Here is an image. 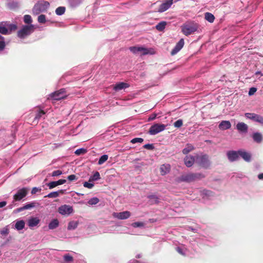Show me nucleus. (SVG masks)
I'll return each instance as SVG.
<instances>
[{"instance_id": "f257e3e1", "label": "nucleus", "mask_w": 263, "mask_h": 263, "mask_svg": "<svg viewBox=\"0 0 263 263\" xmlns=\"http://www.w3.org/2000/svg\"><path fill=\"white\" fill-rule=\"evenodd\" d=\"M199 26V25L194 22L185 23L181 27V31L185 36H189L198 31Z\"/></svg>"}, {"instance_id": "f03ea898", "label": "nucleus", "mask_w": 263, "mask_h": 263, "mask_svg": "<svg viewBox=\"0 0 263 263\" xmlns=\"http://www.w3.org/2000/svg\"><path fill=\"white\" fill-rule=\"evenodd\" d=\"M50 4L45 1H38L35 4L32 8V13L34 15H38L41 13L46 12L49 7Z\"/></svg>"}, {"instance_id": "7ed1b4c3", "label": "nucleus", "mask_w": 263, "mask_h": 263, "mask_svg": "<svg viewBox=\"0 0 263 263\" xmlns=\"http://www.w3.org/2000/svg\"><path fill=\"white\" fill-rule=\"evenodd\" d=\"M34 25H25L22 26L21 29L17 31V35L21 39H24L29 36L34 31Z\"/></svg>"}, {"instance_id": "20e7f679", "label": "nucleus", "mask_w": 263, "mask_h": 263, "mask_svg": "<svg viewBox=\"0 0 263 263\" xmlns=\"http://www.w3.org/2000/svg\"><path fill=\"white\" fill-rule=\"evenodd\" d=\"M196 163L204 168H208L211 165L209 156L206 154H201L196 156Z\"/></svg>"}, {"instance_id": "39448f33", "label": "nucleus", "mask_w": 263, "mask_h": 263, "mask_svg": "<svg viewBox=\"0 0 263 263\" xmlns=\"http://www.w3.org/2000/svg\"><path fill=\"white\" fill-rule=\"evenodd\" d=\"M130 51L134 54L141 53V55L153 54L154 53L153 49L144 48L143 47L133 46L129 48Z\"/></svg>"}, {"instance_id": "423d86ee", "label": "nucleus", "mask_w": 263, "mask_h": 263, "mask_svg": "<svg viewBox=\"0 0 263 263\" xmlns=\"http://www.w3.org/2000/svg\"><path fill=\"white\" fill-rule=\"evenodd\" d=\"M165 127L166 125L163 124H154L149 128L148 134L151 135H155L165 130Z\"/></svg>"}, {"instance_id": "0eeeda50", "label": "nucleus", "mask_w": 263, "mask_h": 263, "mask_svg": "<svg viewBox=\"0 0 263 263\" xmlns=\"http://www.w3.org/2000/svg\"><path fill=\"white\" fill-rule=\"evenodd\" d=\"M49 97L54 100H60L64 99L66 97L65 89L62 88L58 91L52 92L49 95Z\"/></svg>"}, {"instance_id": "6e6552de", "label": "nucleus", "mask_w": 263, "mask_h": 263, "mask_svg": "<svg viewBox=\"0 0 263 263\" xmlns=\"http://www.w3.org/2000/svg\"><path fill=\"white\" fill-rule=\"evenodd\" d=\"M28 189L23 187L19 189L13 195V199L15 201H20L27 196L28 192Z\"/></svg>"}, {"instance_id": "1a4fd4ad", "label": "nucleus", "mask_w": 263, "mask_h": 263, "mask_svg": "<svg viewBox=\"0 0 263 263\" xmlns=\"http://www.w3.org/2000/svg\"><path fill=\"white\" fill-rule=\"evenodd\" d=\"M39 205V203L38 202L36 201H33L30 202H28L24 206L14 210V212L16 213H20L24 210L31 209L32 208L37 207Z\"/></svg>"}, {"instance_id": "9d476101", "label": "nucleus", "mask_w": 263, "mask_h": 263, "mask_svg": "<svg viewBox=\"0 0 263 263\" xmlns=\"http://www.w3.org/2000/svg\"><path fill=\"white\" fill-rule=\"evenodd\" d=\"M173 4V0H165L159 6L156 11L159 13H162L167 10Z\"/></svg>"}, {"instance_id": "9b49d317", "label": "nucleus", "mask_w": 263, "mask_h": 263, "mask_svg": "<svg viewBox=\"0 0 263 263\" xmlns=\"http://www.w3.org/2000/svg\"><path fill=\"white\" fill-rule=\"evenodd\" d=\"M35 117L33 120V122L37 123L41 119H45V111L40 107L36 108L34 110Z\"/></svg>"}, {"instance_id": "f8f14e48", "label": "nucleus", "mask_w": 263, "mask_h": 263, "mask_svg": "<svg viewBox=\"0 0 263 263\" xmlns=\"http://www.w3.org/2000/svg\"><path fill=\"white\" fill-rule=\"evenodd\" d=\"M227 156L230 162H234L238 161L239 159V150L229 151L227 153Z\"/></svg>"}, {"instance_id": "ddd939ff", "label": "nucleus", "mask_w": 263, "mask_h": 263, "mask_svg": "<svg viewBox=\"0 0 263 263\" xmlns=\"http://www.w3.org/2000/svg\"><path fill=\"white\" fill-rule=\"evenodd\" d=\"M130 215V212L127 211L121 212H114L112 214L114 217L121 220L126 219L128 218Z\"/></svg>"}, {"instance_id": "4468645a", "label": "nucleus", "mask_w": 263, "mask_h": 263, "mask_svg": "<svg viewBox=\"0 0 263 263\" xmlns=\"http://www.w3.org/2000/svg\"><path fill=\"white\" fill-rule=\"evenodd\" d=\"M59 212L61 215H69L73 212V208L69 205L64 204L59 208Z\"/></svg>"}, {"instance_id": "2eb2a0df", "label": "nucleus", "mask_w": 263, "mask_h": 263, "mask_svg": "<svg viewBox=\"0 0 263 263\" xmlns=\"http://www.w3.org/2000/svg\"><path fill=\"white\" fill-rule=\"evenodd\" d=\"M178 182H191L193 181L192 173L183 174L177 178Z\"/></svg>"}, {"instance_id": "dca6fc26", "label": "nucleus", "mask_w": 263, "mask_h": 263, "mask_svg": "<svg viewBox=\"0 0 263 263\" xmlns=\"http://www.w3.org/2000/svg\"><path fill=\"white\" fill-rule=\"evenodd\" d=\"M200 196L204 200H209L214 196V193L206 189H203L200 191Z\"/></svg>"}, {"instance_id": "f3484780", "label": "nucleus", "mask_w": 263, "mask_h": 263, "mask_svg": "<svg viewBox=\"0 0 263 263\" xmlns=\"http://www.w3.org/2000/svg\"><path fill=\"white\" fill-rule=\"evenodd\" d=\"M184 41L183 39H181L176 44L174 48L171 51V55H174L177 54L183 47Z\"/></svg>"}, {"instance_id": "a211bd4d", "label": "nucleus", "mask_w": 263, "mask_h": 263, "mask_svg": "<svg viewBox=\"0 0 263 263\" xmlns=\"http://www.w3.org/2000/svg\"><path fill=\"white\" fill-rule=\"evenodd\" d=\"M239 156L241 157L245 161L249 162L251 161L252 156L251 154L243 150H239Z\"/></svg>"}, {"instance_id": "6ab92c4d", "label": "nucleus", "mask_w": 263, "mask_h": 263, "mask_svg": "<svg viewBox=\"0 0 263 263\" xmlns=\"http://www.w3.org/2000/svg\"><path fill=\"white\" fill-rule=\"evenodd\" d=\"M184 162L185 165L190 167L193 165L195 162H196V158H195L191 155L186 156L184 158Z\"/></svg>"}, {"instance_id": "aec40b11", "label": "nucleus", "mask_w": 263, "mask_h": 263, "mask_svg": "<svg viewBox=\"0 0 263 263\" xmlns=\"http://www.w3.org/2000/svg\"><path fill=\"white\" fill-rule=\"evenodd\" d=\"M231 127V123L229 121L223 120L218 125V128L222 130L229 129Z\"/></svg>"}, {"instance_id": "412c9836", "label": "nucleus", "mask_w": 263, "mask_h": 263, "mask_svg": "<svg viewBox=\"0 0 263 263\" xmlns=\"http://www.w3.org/2000/svg\"><path fill=\"white\" fill-rule=\"evenodd\" d=\"M66 182V180L65 179H60L58 181H51L49 182L47 184V186H48L49 189H52L55 186H57L59 185L63 184Z\"/></svg>"}, {"instance_id": "4be33fe9", "label": "nucleus", "mask_w": 263, "mask_h": 263, "mask_svg": "<svg viewBox=\"0 0 263 263\" xmlns=\"http://www.w3.org/2000/svg\"><path fill=\"white\" fill-rule=\"evenodd\" d=\"M129 86V84L125 82H119L117 84H116L114 86V89L116 91H118L122 89H124L125 88H128Z\"/></svg>"}, {"instance_id": "5701e85b", "label": "nucleus", "mask_w": 263, "mask_h": 263, "mask_svg": "<svg viewBox=\"0 0 263 263\" xmlns=\"http://www.w3.org/2000/svg\"><path fill=\"white\" fill-rule=\"evenodd\" d=\"M236 128L242 133H246L248 132V126L243 122H239L236 125Z\"/></svg>"}, {"instance_id": "b1692460", "label": "nucleus", "mask_w": 263, "mask_h": 263, "mask_svg": "<svg viewBox=\"0 0 263 263\" xmlns=\"http://www.w3.org/2000/svg\"><path fill=\"white\" fill-rule=\"evenodd\" d=\"M147 198L148 199V202L151 205L157 204L159 202V198L156 195H148Z\"/></svg>"}, {"instance_id": "393cba45", "label": "nucleus", "mask_w": 263, "mask_h": 263, "mask_svg": "<svg viewBox=\"0 0 263 263\" xmlns=\"http://www.w3.org/2000/svg\"><path fill=\"white\" fill-rule=\"evenodd\" d=\"M65 192V190H60L58 191L52 192L45 196L44 197H48L50 198H57L59 196L60 194H64Z\"/></svg>"}, {"instance_id": "a878e982", "label": "nucleus", "mask_w": 263, "mask_h": 263, "mask_svg": "<svg viewBox=\"0 0 263 263\" xmlns=\"http://www.w3.org/2000/svg\"><path fill=\"white\" fill-rule=\"evenodd\" d=\"M252 137L255 142L260 143L263 140V136L262 134L259 132H255L252 134Z\"/></svg>"}, {"instance_id": "bb28decb", "label": "nucleus", "mask_w": 263, "mask_h": 263, "mask_svg": "<svg viewBox=\"0 0 263 263\" xmlns=\"http://www.w3.org/2000/svg\"><path fill=\"white\" fill-rule=\"evenodd\" d=\"M15 222V223L14 224V228L16 230L20 231L24 228L25 223L23 220H16Z\"/></svg>"}, {"instance_id": "cd10ccee", "label": "nucleus", "mask_w": 263, "mask_h": 263, "mask_svg": "<svg viewBox=\"0 0 263 263\" xmlns=\"http://www.w3.org/2000/svg\"><path fill=\"white\" fill-rule=\"evenodd\" d=\"M171 169V166L168 164H164L161 166L160 167V173L162 175H165L168 174Z\"/></svg>"}, {"instance_id": "c85d7f7f", "label": "nucleus", "mask_w": 263, "mask_h": 263, "mask_svg": "<svg viewBox=\"0 0 263 263\" xmlns=\"http://www.w3.org/2000/svg\"><path fill=\"white\" fill-rule=\"evenodd\" d=\"M84 0H68L70 7L76 8L80 6Z\"/></svg>"}, {"instance_id": "c756f323", "label": "nucleus", "mask_w": 263, "mask_h": 263, "mask_svg": "<svg viewBox=\"0 0 263 263\" xmlns=\"http://www.w3.org/2000/svg\"><path fill=\"white\" fill-rule=\"evenodd\" d=\"M40 222V219L37 217H31L28 220V226L33 227L37 226Z\"/></svg>"}, {"instance_id": "7c9ffc66", "label": "nucleus", "mask_w": 263, "mask_h": 263, "mask_svg": "<svg viewBox=\"0 0 263 263\" xmlns=\"http://www.w3.org/2000/svg\"><path fill=\"white\" fill-rule=\"evenodd\" d=\"M7 7L11 10H14L18 7V3L14 0H10L6 3Z\"/></svg>"}, {"instance_id": "2f4dec72", "label": "nucleus", "mask_w": 263, "mask_h": 263, "mask_svg": "<svg viewBox=\"0 0 263 263\" xmlns=\"http://www.w3.org/2000/svg\"><path fill=\"white\" fill-rule=\"evenodd\" d=\"M59 225V220L57 219H52L48 224V228L50 230L56 229Z\"/></svg>"}, {"instance_id": "473e14b6", "label": "nucleus", "mask_w": 263, "mask_h": 263, "mask_svg": "<svg viewBox=\"0 0 263 263\" xmlns=\"http://www.w3.org/2000/svg\"><path fill=\"white\" fill-rule=\"evenodd\" d=\"M195 147L192 144L187 143L185 147L183 149L182 153L184 155H186L193 151Z\"/></svg>"}, {"instance_id": "72a5a7b5", "label": "nucleus", "mask_w": 263, "mask_h": 263, "mask_svg": "<svg viewBox=\"0 0 263 263\" xmlns=\"http://www.w3.org/2000/svg\"><path fill=\"white\" fill-rule=\"evenodd\" d=\"M192 175L193 181L196 180H200L205 177V175L201 173H192Z\"/></svg>"}, {"instance_id": "f704fd0d", "label": "nucleus", "mask_w": 263, "mask_h": 263, "mask_svg": "<svg viewBox=\"0 0 263 263\" xmlns=\"http://www.w3.org/2000/svg\"><path fill=\"white\" fill-rule=\"evenodd\" d=\"M166 25V22L165 21H161L159 22L156 26V29L159 31H163Z\"/></svg>"}, {"instance_id": "c9c22d12", "label": "nucleus", "mask_w": 263, "mask_h": 263, "mask_svg": "<svg viewBox=\"0 0 263 263\" xmlns=\"http://www.w3.org/2000/svg\"><path fill=\"white\" fill-rule=\"evenodd\" d=\"M205 19L210 23H213L215 20L214 15L210 12H206L204 14Z\"/></svg>"}, {"instance_id": "e433bc0d", "label": "nucleus", "mask_w": 263, "mask_h": 263, "mask_svg": "<svg viewBox=\"0 0 263 263\" xmlns=\"http://www.w3.org/2000/svg\"><path fill=\"white\" fill-rule=\"evenodd\" d=\"M78 226V222L76 221H71L68 223L67 229L69 230L76 229Z\"/></svg>"}, {"instance_id": "4c0bfd02", "label": "nucleus", "mask_w": 263, "mask_h": 263, "mask_svg": "<svg viewBox=\"0 0 263 263\" xmlns=\"http://www.w3.org/2000/svg\"><path fill=\"white\" fill-rule=\"evenodd\" d=\"M100 179V175L99 172H96L93 175L91 176L89 178V181H97Z\"/></svg>"}, {"instance_id": "58836bf2", "label": "nucleus", "mask_w": 263, "mask_h": 263, "mask_svg": "<svg viewBox=\"0 0 263 263\" xmlns=\"http://www.w3.org/2000/svg\"><path fill=\"white\" fill-rule=\"evenodd\" d=\"M66 10L65 7L60 6L58 7L55 10V13L58 15H62L64 14Z\"/></svg>"}, {"instance_id": "ea45409f", "label": "nucleus", "mask_w": 263, "mask_h": 263, "mask_svg": "<svg viewBox=\"0 0 263 263\" xmlns=\"http://www.w3.org/2000/svg\"><path fill=\"white\" fill-rule=\"evenodd\" d=\"M23 21L24 23L27 25L32 24V19L30 15L26 14L23 17Z\"/></svg>"}, {"instance_id": "a19ab883", "label": "nucleus", "mask_w": 263, "mask_h": 263, "mask_svg": "<svg viewBox=\"0 0 263 263\" xmlns=\"http://www.w3.org/2000/svg\"><path fill=\"white\" fill-rule=\"evenodd\" d=\"M108 158V156L107 155L104 154L101 156V157L99 158L98 164V165H102L105 162H106Z\"/></svg>"}, {"instance_id": "79ce46f5", "label": "nucleus", "mask_w": 263, "mask_h": 263, "mask_svg": "<svg viewBox=\"0 0 263 263\" xmlns=\"http://www.w3.org/2000/svg\"><path fill=\"white\" fill-rule=\"evenodd\" d=\"M99 202V199L97 197H93L90 198L87 202L89 205H93L97 204Z\"/></svg>"}, {"instance_id": "37998d69", "label": "nucleus", "mask_w": 263, "mask_h": 263, "mask_svg": "<svg viewBox=\"0 0 263 263\" xmlns=\"http://www.w3.org/2000/svg\"><path fill=\"white\" fill-rule=\"evenodd\" d=\"M256 114L255 113H245V116L246 118L249 119L254 122H255V117H256Z\"/></svg>"}, {"instance_id": "c03bdc74", "label": "nucleus", "mask_w": 263, "mask_h": 263, "mask_svg": "<svg viewBox=\"0 0 263 263\" xmlns=\"http://www.w3.org/2000/svg\"><path fill=\"white\" fill-rule=\"evenodd\" d=\"M5 46L6 44L4 37L0 34V52L4 49Z\"/></svg>"}, {"instance_id": "a18cd8bd", "label": "nucleus", "mask_w": 263, "mask_h": 263, "mask_svg": "<svg viewBox=\"0 0 263 263\" xmlns=\"http://www.w3.org/2000/svg\"><path fill=\"white\" fill-rule=\"evenodd\" d=\"M255 122L258 123L263 126V116L258 114H256Z\"/></svg>"}, {"instance_id": "49530a36", "label": "nucleus", "mask_w": 263, "mask_h": 263, "mask_svg": "<svg viewBox=\"0 0 263 263\" xmlns=\"http://www.w3.org/2000/svg\"><path fill=\"white\" fill-rule=\"evenodd\" d=\"M0 33L3 34H7L9 33L8 29L2 24L0 25Z\"/></svg>"}, {"instance_id": "de8ad7c7", "label": "nucleus", "mask_w": 263, "mask_h": 263, "mask_svg": "<svg viewBox=\"0 0 263 263\" xmlns=\"http://www.w3.org/2000/svg\"><path fill=\"white\" fill-rule=\"evenodd\" d=\"M37 21L40 24H44L46 22V16L44 14H41L37 17Z\"/></svg>"}, {"instance_id": "09e8293b", "label": "nucleus", "mask_w": 263, "mask_h": 263, "mask_svg": "<svg viewBox=\"0 0 263 263\" xmlns=\"http://www.w3.org/2000/svg\"><path fill=\"white\" fill-rule=\"evenodd\" d=\"M132 226L133 228H143L144 227V223L142 222H135L132 223Z\"/></svg>"}, {"instance_id": "8fccbe9b", "label": "nucleus", "mask_w": 263, "mask_h": 263, "mask_svg": "<svg viewBox=\"0 0 263 263\" xmlns=\"http://www.w3.org/2000/svg\"><path fill=\"white\" fill-rule=\"evenodd\" d=\"M87 152V149L84 148H80L77 149L74 153L77 155H81L85 154Z\"/></svg>"}, {"instance_id": "3c124183", "label": "nucleus", "mask_w": 263, "mask_h": 263, "mask_svg": "<svg viewBox=\"0 0 263 263\" xmlns=\"http://www.w3.org/2000/svg\"><path fill=\"white\" fill-rule=\"evenodd\" d=\"M144 141L143 138H135L131 140L130 142L133 144L136 143H142Z\"/></svg>"}, {"instance_id": "603ef678", "label": "nucleus", "mask_w": 263, "mask_h": 263, "mask_svg": "<svg viewBox=\"0 0 263 263\" xmlns=\"http://www.w3.org/2000/svg\"><path fill=\"white\" fill-rule=\"evenodd\" d=\"M183 124V121L181 119H179L175 121L174 123V125L175 127L179 128Z\"/></svg>"}, {"instance_id": "864d4df0", "label": "nucleus", "mask_w": 263, "mask_h": 263, "mask_svg": "<svg viewBox=\"0 0 263 263\" xmlns=\"http://www.w3.org/2000/svg\"><path fill=\"white\" fill-rule=\"evenodd\" d=\"M177 251L182 255H185V249L184 248L178 247L176 248Z\"/></svg>"}, {"instance_id": "5fc2aeb1", "label": "nucleus", "mask_w": 263, "mask_h": 263, "mask_svg": "<svg viewBox=\"0 0 263 263\" xmlns=\"http://www.w3.org/2000/svg\"><path fill=\"white\" fill-rule=\"evenodd\" d=\"M64 259L65 261L69 262L73 260V257L69 254H66L63 256Z\"/></svg>"}, {"instance_id": "6e6d98bb", "label": "nucleus", "mask_w": 263, "mask_h": 263, "mask_svg": "<svg viewBox=\"0 0 263 263\" xmlns=\"http://www.w3.org/2000/svg\"><path fill=\"white\" fill-rule=\"evenodd\" d=\"M9 229L8 227H6L4 228L2 230H1L0 233L3 235H7L9 233Z\"/></svg>"}, {"instance_id": "4d7b16f0", "label": "nucleus", "mask_w": 263, "mask_h": 263, "mask_svg": "<svg viewBox=\"0 0 263 263\" xmlns=\"http://www.w3.org/2000/svg\"><path fill=\"white\" fill-rule=\"evenodd\" d=\"M63 174L62 172L60 170H57L53 171L51 174L52 177L59 176Z\"/></svg>"}, {"instance_id": "13d9d810", "label": "nucleus", "mask_w": 263, "mask_h": 263, "mask_svg": "<svg viewBox=\"0 0 263 263\" xmlns=\"http://www.w3.org/2000/svg\"><path fill=\"white\" fill-rule=\"evenodd\" d=\"M83 186L88 189H92L93 187V186H94V184H93V183H92L90 182H85L83 183Z\"/></svg>"}, {"instance_id": "bf43d9fd", "label": "nucleus", "mask_w": 263, "mask_h": 263, "mask_svg": "<svg viewBox=\"0 0 263 263\" xmlns=\"http://www.w3.org/2000/svg\"><path fill=\"white\" fill-rule=\"evenodd\" d=\"M143 147L144 148H146V149H149V150H152V149L154 148V145L153 144L148 143V144H145L143 146Z\"/></svg>"}, {"instance_id": "052dcab7", "label": "nucleus", "mask_w": 263, "mask_h": 263, "mask_svg": "<svg viewBox=\"0 0 263 263\" xmlns=\"http://www.w3.org/2000/svg\"><path fill=\"white\" fill-rule=\"evenodd\" d=\"M257 88L255 87H251L249 91V95L252 96L256 91Z\"/></svg>"}, {"instance_id": "680f3d73", "label": "nucleus", "mask_w": 263, "mask_h": 263, "mask_svg": "<svg viewBox=\"0 0 263 263\" xmlns=\"http://www.w3.org/2000/svg\"><path fill=\"white\" fill-rule=\"evenodd\" d=\"M67 179L69 181H72L76 180L77 178L75 175H70L68 176Z\"/></svg>"}, {"instance_id": "e2e57ef3", "label": "nucleus", "mask_w": 263, "mask_h": 263, "mask_svg": "<svg viewBox=\"0 0 263 263\" xmlns=\"http://www.w3.org/2000/svg\"><path fill=\"white\" fill-rule=\"evenodd\" d=\"M41 190V189L37 187H34L32 188L31 190V194H34L36 193L37 192L40 191Z\"/></svg>"}, {"instance_id": "0e129e2a", "label": "nucleus", "mask_w": 263, "mask_h": 263, "mask_svg": "<svg viewBox=\"0 0 263 263\" xmlns=\"http://www.w3.org/2000/svg\"><path fill=\"white\" fill-rule=\"evenodd\" d=\"M157 115L156 114H153L149 116L148 118V121L154 120L156 119Z\"/></svg>"}, {"instance_id": "69168bd1", "label": "nucleus", "mask_w": 263, "mask_h": 263, "mask_svg": "<svg viewBox=\"0 0 263 263\" xmlns=\"http://www.w3.org/2000/svg\"><path fill=\"white\" fill-rule=\"evenodd\" d=\"M7 204V202L5 201L0 202V208H3Z\"/></svg>"}, {"instance_id": "338daca9", "label": "nucleus", "mask_w": 263, "mask_h": 263, "mask_svg": "<svg viewBox=\"0 0 263 263\" xmlns=\"http://www.w3.org/2000/svg\"><path fill=\"white\" fill-rule=\"evenodd\" d=\"M188 230H190V231H192L194 232H196L197 230V229L196 228H193V227H188V229H187Z\"/></svg>"}, {"instance_id": "774afa93", "label": "nucleus", "mask_w": 263, "mask_h": 263, "mask_svg": "<svg viewBox=\"0 0 263 263\" xmlns=\"http://www.w3.org/2000/svg\"><path fill=\"white\" fill-rule=\"evenodd\" d=\"M128 263H140L139 261L136 260V259H133L131 260L128 262Z\"/></svg>"}]
</instances>
